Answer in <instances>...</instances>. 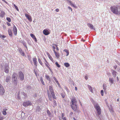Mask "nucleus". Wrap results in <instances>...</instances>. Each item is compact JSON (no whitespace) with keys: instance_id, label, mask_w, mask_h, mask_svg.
Masks as SVG:
<instances>
[{"instance_id":"nucleus-1","label":"nucleus","mask_w":120,"mask_h":120,"mask_svg":"<svg viewBox=\"0 0 120 120\" xmlns=\"http://www.w3.org/2000/svg\"><path fill=\"white\" fill-rule=\"evenodd\" d=\"M71 108L74 110H76L77 109V107L76 105L77 101L76 98L74 97L71 98Z\"/></svg>"},{"instance_id":"nucleus-2","label":"nucleus","mask_w":120,"mask_h":120,"mask_svg":"<svg viewBox=\"0 0 120 120\" xmlns=\"http://www.w3.org/2000/svg\"><path fill=\"white\" fill-rule=\"evenodd\" d=\"M110 9L113 13L116 15H118V7L115 6H113L111 7Z\"/></svg>"},{"instance_id":"nucleus-3","label":"nucleus","mask_w":120,"mask_h":120,"mask_svg":"<svg viewBox=\"0 0 120 120\" xmlns=\"http://www.w3.org/2000/svg\"><path fill=\"white\" fill-rule=\"evenodd\" d=\"M93 103L94 105V108L96 110L98 114L99 115H100L101 114V111L100 106L98 104H95L94 103Z\"/></svg>"},{"instance_id":"nucleus-4","label":"nucleus","mask_w":120,"mask_h":120,"mask_svg":"<svg viewBox=\"0 0 120 120\" xmlns=\"http://www.w3.org/2000/svg\"><path fill=\"white\" fill-rule=\"evenodd\" d=\"M49 89L51 94L53 98L56 99V98L54 94V91L53 88L52 86H49Z\"/></svg>"},{"instance_id":"nucleus-5","label":"nucleus","mask_w":120,"mask_h":120,"mask_svg":"<svg viewBox=\"0 0 120 120\" xmlns=\"http://www.w3.org/2000/svg\"><path fill=\"white\" fill-rule=\"evenodd\" d=\"M17 76V74L15 73H14L12 76V78L14 79V82L15 83V85H16L17 83V81L15 79Z\"/></svg>"},{"instance_id":"nucleus-6","label":"nucleus","mask_w":120,"mask_h":120,"mask_svg":"<svg viewBox=\"0 0 120 120\" xmlns=\"http://www.w3.org/2000/svg\"><path fill=\"white\" fill-rule=\"evenodd\" d=\"M5 90L2 85L0 84V95H3L5 93Z\"/></svg>"},{"instance_id":"nucleus-7","label":"nucleus","mask_w":120,"mask_h":120,"mask_svg":"<svg viewBox=\"0 0 120 120\" xmlns=\"http://www.w3.org/2000/svg\"><path fill=\"white\" fill-rule=\"evenodd\" d=\"M19 77L21 81L23 80L24 78V75L22 71H20L19 72Z\"/></svg>"},{"instance_id":"nucleus-8","label":"nucleus","mask_w":120,"mask_h":120,"mask_svg":"<svg viewBox=\"0 0 120 120\" xmlns=\"http://www.w3.org/2000/svg\"><path fill=\"white\" fill-rule=\"evenodd\" d=\"M32 103L29 101H27L23 102V105L24 106H27L29 105H31Z\"/></svg>"},{"instance_id":"nucleus-9","label":"nucleus","mask_w":120,"mask_h":120,"mask_svg":"<svg viewBox=\"0 0 120 120\" xmlns=\"http://www.w3.org/2000/svg\"><path fill=\"white\" fill-rule=\"evenodd\" d=\"M44 59L45 60V66L48 68L49 69L50 71L51 72H52V71L51 69L49 67V66H48V65L49 64L47 60H46V59H45V58L44 57Z\"/></svg>"},{"instance_id":"nucleus-10","label":"nucleus","mask_w":120,"mask_h":120,"mask_svg":"<svg viewBox=\"0 0 120 120\" xmlns=\"http://www.w3.org/2000/svg\"><path fill=\"white\" fill-rule=\"evenodd\" d=\"M25 15L26 17L28 19V20L30 22H31L32 21V17L30 15L27 14L25 13Z\"/></svg>"},{"instance_id":"nucleus-11","label":"nucleus","mask_w":120,"mask_h":120,"mask_svg":"<svg viewBox=\"0 0 120 120\" xmlns=\"http://www.w3.org/2000/svg\"><path fill=\"white\" fill-rule=\"evenodd\" d=\"M43 32V34L45 35H48L50 34L49 31L47 29L44 30Z\"/></svg>"},{"instance_id":"nucleus-12","label":"nucleus","mask_w":120,"mask_h":120,"mask_svg":"<svg viewBox=\"0 0 120 120\" xmlns=\"http://www.w3.org/2000/svg\"><path fill=\"white\" fill-rule=\"evenodd\" d=\"M13 33L15 35H16L17 34V30L16 27L14 25L13 26Z\"/></svg>"},{"instance_id":"nucleus-13","label":"nucleus","mask_w":120,"mask_h":120,"mask_svg":"<svg viewBox=\"0 0 120 120\" xmlns=\"http://www.w3.org/2000/svg\"><path fill=\"white\" fill-rule=\"evenodd\" d=\"M54 53H55L56 57L58 58L59 59L60 58V56L59 53L58 52H56L55 50H53Z\"/></svg>"},{"instance_id":"nucleus-14","label":"nucleus","mask_w":120,"mask_h":120,"mask_svg":"<svg viewBox=\"0 0 120 120\" xmlns=\"http://www.w3.org/2000/svg\"><path fill=\"white\" fill-rule=\"evenodd\" d=\"M33 61L34 63V64L37 67V59L36 58H33Z\"/></svg>"},{"instance_id":"nucleus-15","label":"nucleus","mask_w":120,"mask_h":120,"mask_svg":"<svg viewBox=\"0 0 120 120\" xmlns=\"http://www.w3.org/2000/svg\"><path fill=\"white\" fill-rule=\"evenodd\" d=\"M87 25L91 29H94V30L95 29L94 28V27L93 25H92V24L88 23L87 24Z\"/></svg>"},{"instance_id":"nucleus-16","label":"nucleus","mask_w":120,"mask_h":120,"mask_svg":"<svg viewBox=\"0 0 120 120\" xmlns=\"http://www.w3.org/2000/svg\"><path fill=\"white\" fill-rule=\"evenodd\" d=\"M9 67L8 66H5V67L4 71L7 73H8L9 72Z\"/></svg>"},{"instance_id":"nucleus-17","label":"nucleus","mask_w":120,"mask_h":120,"mask_svg":"<svg viewBox=\"0 0 120 120\" xmlns=\"http://www.w3.org/2000/svg\"><path fill=\"white\" fill-rule=\"evenodd\" d=\"M5 12L3 11H2L0 13V17H1L3 18L5 15Z\"/></svg>"},{"instance_id":"nucleus-18","label":"nucleus","mask_w":120,"mask_h":120,"mask_svg":"<svg viewBox=\"0 0 120 120\" xmlns=\"http://www.w3.org/2000/svg\"><path fill=\"white\" fill-rule=\"evenodd\" d=\"M112 73L113 77H115L116 76L117 72L114 70H113Z\"/></svg>"},{"instance_id":"nucleus-19","label":"nucleus","mask_w":120,"mask_h":120,"mask_svg":"<svg viewBox=\"0 0 120 120\" xmlns=\"http://www.w3.org/2000/svg\"><path fill=\"white\" fill-rule=\"evenodd\" d=\"M48 97L49 98V100L51 101H52V97L51 95L50 94L49 92L48 91Z\"/></svg>"},{"instance_id":"nucleus-20","label":"nucleus","mask_w":120,"mask_h":120,"mask_svg":"<svg viewBox=\"0 0 120 120\" xmlns=\"http://www.w3.org/2000/svg\"><path fill=\"white\" fill-rule=\"evenodd\" d=\"M8 32L9 35L11 37L12 35V33L11 30L10 29H9L8 30Z\"/></svg>"},{"instance_id":"nucleus-21","label":"nucleus","mask_w":120,"mask_h":120,"mask_svg":"<svg viewBox=\"0 0 120 120\" xmlns=\"http://www.w3.org/2000/svg\"><path fill=\"white\" fill-rule=\"evenodd\" d=\"M48 57L50 59V60L52 62H54V60L53 59V58H52V56H51L48 53Z\"/></svg>"},{"instance_id":"nucleus-22","label":"nucleus","mask_w":120,"mask_h":120,"mask_svg":"<svg viewBox=\"0 0 120 120\" xmlns=\"http://www.w3.org/2000/svg\"><path fill=\"white\" fill-rule=\"evenodd\" d=\"M19 51L21 55L23 56H24L25 53L24 52L22 51L21 49H20L19 50Z\"/></svg>"},{"instance_id":"nucleus-23","label":"nucleus","mask_w":120,"mask_h":120,"mask_svg":"<svg viewBox=\"0 0 120 120\" xmlns=\"http://www.w3.org/2000/svg\"><path fill=\"white\" fill-rule=\"evenodd\" d=\"M7 110V109H3V111L2 112L3 114L4 115H6L7 114L6 111Z\"/></svg>"},{"instance_id":"nucleus-24","label":"nucleus","mask_w":120,"mask_h":120,"mask_svg":"<svg viewBox=\"0 0 120 120\" xmlns=\"http://www.w3.org/2000/svg\"><path fill=\"white\" fill-rule=\"evenodd\" d=\"M64 64L65 66L67 68L69 67L70 66V64L68 63H64Z\"/></svg>"},{"instance_id":"nucleus-25","label":"nucleus","mask_w":120,"mask_h":120,"mask_svg":"<svg viewBox=\"0 0 120 120\" xmlns=\"http://www.w3.org/2000/svg\"><path fill=\"white\" fill-rule=\"evenodd\" d=\"M88 86L89 90H90V92L92 93H93V90L92 87L89 85H88Z\"/></svg>"},{"instance_id":"nucleus-26","label":"nucleus","mask_w":120,"mask_h":120,"mask_svg":"<svg viewBox=\"0 0 120 120\" xmlns=\"http://www.w3.org/2000/svg\"><path fill=\"white\" fill-rule=\"evenodd\" d=\"M45 77L47 80L49 81H50V79L49 76L48 75H45Z\"/></svg>"},{"instance_id":"nucleus-27","label":"nucleus","mask_w":120,"mask_h":120,"mask_svg":"<svg viewBox=\"0 0 120 120\" xmlns=\"http://www.w3.org/2000/svg\"><path fill=\"white\" fill-rule=\"evenodd\" d=\"M109 81L111 83H113L114 80H113V79L112 78H109Z\"/></svg>"},{"instance_id":"nucleus-28","label":"nucleus","mask_w":120,"mask_h":120,"mask_svg":"<svg viewBox=\"0 0 120 120\" xmlns=\"http://www.w3.org/2000/svg\"><path fill=\"white\" fill-rule=\"evenodd\" d=\"M40 81H41V82L42 84L43 85H45L44 82L43 81V79L42 77H41L40 78Z\"/></svg>"},{"instance_id":"nucleus-29","label":"nucleus","mask_w":120,"mask_h":120,"mask_svg":"<svg viewBox=\"0 0 120 120\" xmlns=\"http://www.w3.org/2000/svg\"><path fill=\"white\" fill-rule=\"evenodd\" d=\"M38 61L40 64L42 66H43L42 63L40 58L38 59Z\"/></svg>"},{"instance_id":"nucleus-30","label":"nucleus","mask_w":120,"mask_h":120,"mask_svg":"<svg viewBox=\"0 0 120 120\" xmlns=\"http://www.w3.org/2000/svg\"><path fill=\"white\" fill-rule=\"evenodd\" d=\"M13 5L15 7V8L16 9V10L18 11H19V10L18 7L15 4H14Z\"/></svg>"},{"instance_id":"nucleus-31","label":"nucleus","mask_w":120,"mask_h":120,"mask_svg":"<svg viewBox=\"0 0 120 120\" xmlns=\"http://www.w3.org/2000/svg\"><path fill=\"white\" fill-rule=\"evenodd\" d=\"M64 51H65V52H66L67 53V55H66V56H68V55L69 52L68 51V50L66 49H65L64 50Z\"/></svg>"},{"instance_id":"nucleus-32","label":"nucleus","mask_w":120,"mask_h":120,"mask_svg":"<svg viewBox=\"0 0 120 120\" xmlns=\"http://www.w3.org/2000/svg\"><path fill=\"white\" fill-rule=\"evenodd\" d=\"M6 36L4 35H2L1 34H0V38H5L6 37Z\"/></svg>"},{"instance_id":"nucleus-33","label":"nucleus","mask_w":120,"mask_h":120,"mask_svg":"<svg viewBox=\"0 0 120 120\" xmlns=\"http://www.w3.org/2000/svg\"><path fill=\"white\" fill-rule=\"evenodd\" d=\"M55 64L57 67L58 68H60V65L58 64L57 62H56Z\"/></svg>"},{"instance_id":"nucleus-34","label":"nucleus","mask_w":120,"mask_h":120,"mask_svg":"<svg viewBox=\"0 0 120 120\" xmlns=\"http://www.w3.org/2000/svg\"><path fill=\"white\" fill-rule=\"evenodd\" d=\"M9 22H11V19L9 17H7L6 19Z\"/></svg>"},{"instance_id":"nucleus-35","label":"nucleus","mask_w":120,"mask_h":120,"mask_svg":"<svg viewBox=\"0 0 120 120\" xmlns=\"http://www.w3.org/2000/svg\"><path fill=\"white\" fill-rule=\"evenodd\" d=\"M23 45L27 49V47L26 46V43H23Z\"/></svg>"},{"instance_id":"nucleus-36","label":"nucleus","mask_w":120,"mask_h":120,"mask_svg":"<svg viewBox=\"0 0 120 120\" xmlns=\"http://www.w3.org/2000/svg\"><path fill=\"white\" fill-rule=\"evenodd\" d=\"M30 36L33 38H34L35 37V35L32 34H30Z\"/></svg>"},{"instance_id":"nucleus-37","label":"nucleus","mask_w":120,"mask_h":120,"mask_svg":"<svg viewBox=\"0 0 120 120\" xmlns=\"http://www.w3.org/2000/svg\"><path fill=\"white\" fill-rule=\"evenodd\" d=\"M103 89L105 90H106V88L105 85L104 84H103Z\"/></svg>"},{"instance_id":"nucleus-38","label":"nucleus","mask_w":120,"mask_h":120,"mask_svg":"<svg viewBox=\"0 0 120 120\" xmlns=\"http://www.w3.org/2000/svg\"><path fill=\"white\" fill-rule=\"evenodd\" d=\"M53 79L56 82L58 81L56 78L55 77H53Z\"/></svg>"},{"instance_id":"nucleus-39","label":"nucleus","mask_w":120,"mask_h":120,"mask_svg":"<svg viewBox=\"0 0 120 120\" xmlns=\"http://www.w3.org/2000/svg\"><path fill=\"white\" fill-rule=\"evenodd\" d=\"M101 93L102 96L103 95V90H101Z\"/></svg>"},{"instance_id":"nucleus-40","label":"nucleus","mask_w":120,"mask_h":120,"mask_svg":"<svg viewBox=\"0 0 120 120\" xmlns=\"http://www.w3.org/2000/svg\"><path fill=\"white\" fill-rule=\"evenodd\" d=\"M67 0L68 1V2L70 4V5H71L72 4V3H71V1H70L69 0Z\"/></svg>"},{"instance_id":"nucleus-41","label":"nucleus","mask_w":120,"mask_h":120,"mask_svg":"<svg viewBox=\"0 0 120 120\" xmlns=\"http://www.w3.org/2000/svg\"><path fill=\"white\" fill-rule=\"evenodd\" d=\"M71 5L73 7L75 8H76V7L75 6V5H74V4H72V3Z\"/></svg>"},{"instance_id":"nucleus-42","label":"nucleus","mask_w":120,"mask_h":120,"mask_svg":"<svg viewBox=\"0 0 120 120\" xmlns=\"http://www.w3.org/2000/svg\"><path fill=\"white\" fill-rule=\"evenodd\" d=\"M9 80V79L8 78H7L6 79V81L7 82H8Z\"/></svg>"},{"instance_id":"nucleus-43","label":"nucleus","mask_w":120,"mask_h":120,"mask_svg":"<svg viewBox=\"0 0 120 120\" xmlns=\"http://www.w3.org/2000/svg\"><path fill=\"white\" fill-rule=\"evenodd\" d=\"M47 112L48 114L49 115H51V113L49 112V111L48 110H47Z\"/></svg>"},{"instance_id":"nucleus-44","label":"nucleus","mask_w":120,"mask_h":120,"mask_svg":"<svg viewBox=\"0 0 120 120\" xmlns=\"http://www.w3.org/2000/svg\"><path fill=\"white\" fill-rule=\"evenodd\" d=\"M34 40V41L36 42H37V40L36 38L35 37L34 38H33Z\"/></svg>"},{"instance_id":"nucleus-45","label":"nucleus","mask_w":120,"mask_h":120,"mask_svg":"<svg viewBox=\"0 0 120 120\" xmlns=\"http://www.w3.org/2000/svg\"><path fill=\"white\" fill-rule=\"evenodd\" d=\"M64 114L63 113H62V114L61 118L63 119V118L64 117Z\"/></svg>"},{"instance_id":"nucleus-46","label":"nucleus","mask_w":120,"mask_h":120,"mask_svg":"<svg viewBox=\"0 0 120 120\" xmlns=\"http://www.w3.org/2000/svg\"><path fill=\"white\" fill-rule=\"evenodd\" d=\"M68 8L69 9V10H70L71 11V12H72V8L70 7L69 6H68Z\"/></svg>"},{"instance_id":"nucleus-47","label":"nucleus","mask_w":120,"mask_h":120,"mask_svg":"<svg viewBox=\"0 0 120 120\" xmlns=\"http://www.w3.org/2000/svg\"><path fill=\"white\" fill-rule=\"evenodd\" d=\"M56 83L58 85V86H59V87H60V85L59 82H58V81L56 82Z\"/></svg>"},{"instance_id":"nucleus-48","label":"nucleus","mask_w":120,"mask_h":120,"mask_svg":"<svg viewBox=\"0 0 120 120\" xmlns=\"http://www.w3.org/2000/svg\"><path fill=\"white\" fill-rule=\"evenodd\" d=\"M3 119V116H0V120H2Z\"/></svg>"},{"instance_id":"nucleus-49","label":"nucleus","mask_w":120,"mask_h":120,"mask_svg":"<svg viewBox=\"0 0 120 120\" xmlns=\"http://www.w3.org/2000/svg\"><path fill=\"white\" fill-rule=\"evenodd\" d=\"M55 11L57 12H58L59 11V10L58 8H56L55 9Z\"/></svg>"},{"instance_id":"nucleus-50","label":"nucleus","mask_w":120,"mask_h":120,"mask_svg":"<svg viewBox=\"0 0 120 120\" xmlns=\"http://www.w3.org/2000/svg\"><path fill=\"white\" fill-rule=\"evenodd\" d=\"M7 24L8 26H10L11 25V24L8 22H7Z\"/></svg>"},{"instance_id":"nucleus-51","label":"nucleus","mask_w":120,"mask_h":120,"mask_svg":"<svg viewBox=\"0 0 120 120\" xmlns=\"http://www.w3.org/2000/svg\"><path fill=\"white\" fill-rule=\"evenodd\" d=\"M56 50L57 51H58L59 50V49L57 47V45H56Z\"/></svg>"},{"instance_id":"nucleus-52","label":"nucleus","mask_w":120,"mask_h":120,"mask_svg":"<svg viewBox=\"0 0 120 120\" xmlns=\"http://www.w3.org/2000/svg\"><path fill=\"white\" fill-rule=\"evenodd\" d=\"M2 0L5 3H6V4H8V3L5 0Z\"/></svg>"},{"instance_id":"nucleus-53","label":"nucleus","mask_w":120,"mask_h":120,"mask_svg":"<svg viewBox=\"0 0 120 120\" xmlns=\"http://www.w3.org/2000/svg\"><path fill=\"white\" fill-rule=\"evenodd\" d=\"M61 95L63 98H64L65 96V95H63V94H61Z\"/></svg>"},{"instance_id":"nucleus-54","label":"nucleus","mask_w":120,"mask_h":120,"mask_svg":"<svg viewBox=\"0 0 120 120\" xmlns=\"http://www.w3.org/2000/svg\"><path fill=\"white\" fill-rule=\"evenodd\" d=\"M53 102H54V103L55 104V105H56V101H55V100H54L53 101Z\"/></svg>"},{"instance_id":"nucleus-55","label":"nucleus","mask_w":120,"mask_h":120,"mask_svg":"<svg viewBox=\"0 0 120 120\" xmlns=\"http://www.w3.org/2000/svg\"><path fill=\"white\" fill-rule=\"evenodd\" d=\"M63 119V120H67L66 119V117H64L63 118V119Z\"/></svg>"},{"instance_id":"nucleus-56","label":"nucleus","mask_w":120,"mask_h":120,"mask_svg":"<svg viewBox=\"0 0 120 120\" xmlns=\"http://www.w3.org/2000/svg\"><path fill=\"white\" fill-rule=\"evenodd\" d=\"M85 79L86 80H87V79H88L87 76H85Z\"/></svg>"},{"instance_id":"nucleus-57","label":"nucleus","mask_w":120,"mask_h":120,"mask_svg":"<svg viewBox=\"0 0 120 120\" xmlns=\"http://www.w3.org/2000/svg\"><path fill=\"white\" fill-rule=\"evenodd\" d=\"M52 47H53V50H55V49H56L55 47L54 46H53Z\"/></svg>"},{"instance_id":"nucleus-58","label":"nucleus","mask_w":120,"mask_h":120,"mask_svg":"<svg viewBox=\"0 0 120 120\" xmlns=\"http://www.w3.org/2000/svg\"><path fill=\"white\" fill-rule=\"evenodd\" d=\"M117 67V66H114V68L115 69H116V68Z\"/></svg>"},{"instance_id":"nucleus-59","label":"nucleus","mask_w":120,"mask_h":120,"mask_svg":"<svg viewBox=\"0 0 120 120\" xmlns=\"http://www.w3.org/2000/svg\"><path fill=\"white\" fill-rule=\"evenodd\" d=\"M75 90H77V87H75Z\"/></svg>"},{"instance_id":"nucleus-60","label":"nucleus","mask_w":120,"mask_h":120,"mask_svg":"<svg viewBox=\"0 0 120 120\" xmlns=\"http://www.w3.org/2000/svg\"><path fill=\"white\" fill-rule=\"evenodd\" d=\"M116 79L117 80V81H119V79L118 78V77H116Z\"/></svg>"},{"instance_id":"nucleus-61","label":"nucleus","mask_w":120,"mask_h":120,"mask_svg":"<svg viewBox=\"0 0 120 120\" xmlns=\"http://www.w3.org/2000/svg\"><path fill=\"white\" fill-rule=\"evenodd\" d=\"M118 13L119 14H118V15H120V11H118Z\"/></svg>"},{"instance_id":"nucleus-62","label":"nucleus","mask_w":120,"mask_h":120,"mask_svg":"<svg viewBox=\"0 0 120 120\" xmlns=\"http://www.w3.org/2000/svg\"><path fill=\"white\" fill-rule=\"evenodd\" d=\"M79 102H80V104L81 105V106H82V103H81V102L80 101Z\"/></svg>"},{"instance_id":"nucleus-63","label":"nucleus","mask_w":120,"mask_h":120,"mask_svg":"<svg viewBox=\"0 0 120 120\" xmlns=\"http://www.w3.org/2000/svg\"><path fill=\"white\" fill-rule=\"evenodd\" d=\"M73 119L74 120H77L75 118H73Z\"/></svg>"},{"instance_id":"nucleus-64","label":"nucleus","mask_w":120,"mask_h":120,"mask_svg":"<svg viewBox=\"0 0 120 120\" xmlns=\"http://www.w3.org/2000/svg\"><path fill=\"white\" fill-rule=\"evenodd\" d=\"M34 72H35V75H36L37 76V73H36V72H35V71H34Z\"/></svg>"}]
</instances>
